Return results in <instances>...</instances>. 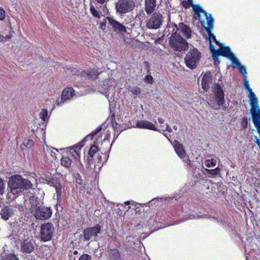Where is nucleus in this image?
Segmentation results:
<instances>
[{
  "label": "nucleus",
  "mask_w": 260,
  "mask_h": 260,
  "mask_svg": "<svg viewBox=\"0 0 260 260\" xmlns=\"http://www.w3.org/2000/svg\"><path fill=\"white\" fill-rule=\"evenodd\" d=\"M188 3L190 4V5L191 6H192V5H193V0H187Z\"/></svg>",
  "instance_id": "49"
},
{
  "label": "nucleus",
  "mask_w": 260,
  "mask_h": 260,
  "mask_svg": "<svg viewBox=\"0 0 260 260\" xmlns=\"http://www.w3.org/2000/svg\"><path fill=\"white\" fill-rule=\"evenodd\" d=\"M83 145V144H81V143H79L78 144L70 147L69 149L70 155L74 157L76 162L80 164H81L80 162V153L81 148Z\"/></svg>",
  "instance_id": "16"
},
{
  "label": "nucleus",
  "mask_w": 260,
  "mask_h": 260,
  "mask_svg": "<svg viewBox=\"0 0 260 260\" xmlns=\"http://www.w3.org/2000/svg\"><path fill=\"white\" fill-rule=\"evenodd\" d=\"M171 47L175 51L181 52L186 50L188 48V43L179 34H173L170 38Z\"/></svg>",
  "instance_id": "6"
},
{
  "label": "nucleus",
  "mask_w": 260,
  "mask_h": 260,
  "mask_svg": "<svg viewBox=\"0 0 260 260\" xmlns=\"http://www.w3.org/2000/svg\"><path fill=\"white\" fill-rule=\"evenodd\" d=\"M108 21V19H107V17L105 18V19H104L103 20H102L100 22V28L103 31H105L106 30V24L107 23Z\"/></svg>",
  "instance_id": "40"
},
{
  "label": "nucleus",
  "mask_w": 260,
  "mask_h": 260,
  "mask_svg": "<svg viewBox=\"0 0 260 260\" xmlns=\"http://www.w3.org/2000/svg\"><path fill=\"white\" fill-rule=\"evenodd\" d=\"M60 161L61 165L66 168H69L72 162V159L68 156H62Z\"/></svg>",
  "instance_id": "29"
},
{
  "label": "nucleus",
  "mask_w": 260,
  "mask_h": 260,
  "mask_svg": "<svg viewBox=\"0 0 260 260\" xmlns=\"http://www.w3.org/2000/svg\"><path fill=\"white\" fill-rule=\"evenodd\" d=\"M108 23L114 31L117 34H124L126 32L125 26L118 21L116 20L113 16L107 17Z\"/></svg>",
  "instance_id": "14"
},
{
  "label": "nucleus",
  "mask_w": 260,
  "mask_h": 260,
  "mask_svg": "<svg viewBox=\"0 0 260 260\" xmlns=\"http://www.w3.org/2000/svg\"><path fill=\"white\" fill-rule=\"evenodd\" d=\"M74 92V89L72 87L64 89L62 91L61 99L57 102V105L61 106L64 102L71 100L73 96Z\"/></svg>",
  "instance_id": "15"
},
{
  "label": "nucleus",
  "mask_w": 260,
  "mask_h": 260,
  "mask_svg": "<svg viewBox=\"0 0 260 260\" xmlns=\"http://www.w3.org/2000/svg\"><path fill=\"white\" fill-rule=\"evenodd\" d=\"M123 244L127 249L133 247V245L135 244L134 237L132 236L127 237L125 241H124Z\"/></svg>",
  "instance_id": "30"
},
{
  "label": "nucleus",
  "mask_w": 260,
  "mask_h": 260,
  "mask_svg": "<svg viewBox=\"0 0 260 260\" xmlns=\"http://www.w3.org/2000/svg\"><path fill=\"white\" fill-rule=\"evenodd\" d=\"M99 149L97 146L93 145L90 147V148L88 152V156L87 157V161L89 164L93 160L95 159V157Z\"/></svg>",
  "instance_id": "25"
},
{
  "label": "nucleus",
  "mask_w": 260,
  "mask_h": 260,
  "mask_svg": "<svg viewBox=\"0 0 260 260\" xmlns=\"http://www.w3.org/2000/svg\"><path fill=\"white\" fill-rule=\"evenodd\" d=\"M109 90H111L112 92H113L114 91V87H113L112 85H111L110 87H109Z\"/></svg>",
  "instance_id": "48"
},
{
  "label": "nucleus",
  "mask_w": 260,
  "mask_h": 260,
  "mask_svg": "<svg viewBox=\"0 0 260 260\" xmlns=\"http://www.w3.org/2000/svg\"><path fill=\"white\" fill-rule=\"evenodd\" d=\"M135 7V3L133 0H118L115 4L116 13L123 16L131 12Z\"/></svg>",
  "instance_id": "7"
},
{
  "label": "nucleus",
  "mask_w": 260,
  "mask_h": 260,
  "mask_svg": "<svg viewBox=\"0 0 260 260\" xmlns=\"http://www.w3.org/2000/svg\"><path fill=\"white\" fill-rule=\"evenodd\" d=\"M191 7L193 12L197 15V18L200 20L202 26L206 30L208 36H209V39H211L212 37L214 40L217 43L215 36L211 32L214 22V19L212 15L203 10L199 5L193 4Z\"/></svg>",
  "instance_id": "4"
},
{
  "label": "nucleus",
  "mask_w": 260,
  "mask_h": 260,
  "mask_svg": "<svg viewBox=\"0 0 260 260\" xmlns=\"http://www.w3.org/2000/svg\"><path fill=\"white\" fill-rule=\"evenodd\" d=\"M241 125L243 127H246L247 125V121L246 119H243L241 122Z\"/></svg>",
  "instance_id": "47"
},
{
  "label": "nucleus",
  "mask_w": 260,
  "mask_h": 260,
  "mask_svg": "<svg viewBox=\"0 0 260 260\" xmlns=\"http://www.w3.org/2000/svg\"><path fill=\"white\" fill-rule=\"evenodd\" d=\"M162 21L161 14L155 12L147 19L146 26L149 29H157L161 26Z\"/></svg>",
  "instance_id": "11"
},
{
  "label": "nucleus",
  "mask_w": 260,
  "mask_h": 260,
  "mask_svg": "<svg viewBox=\"0 0 260 260\" xmlns=\"http://www.w3.org/2000/svg\"><path fill=\"white\" fill-rule=\"evenodd\" d=\"M134 127H138L139 128L148 129L153 131H158L155 125L146 120H139L137 122L136 125L133 126Z\"/></svg>",
  "instance_id": "17"
},
{
  "label": "nucleus",
  "mask_w": 260,
  "mask_h": 260,
  "mask_svg": "<svg viewBox=\"0 0 260 260\" xmlns=\"http://www.w3.org/2000/svg\"><path fill=\"white\" fill-rule=\"evenodd\" d=\"M179 28L181 31L186 38L189 39L191 38V30L189 26L183 23H181L179 25Z\"/></svg>",
  "instance_id": "26"
},
{
  "label": "nucleus",
  "mask_w": 260,
  "mask_h": 260,
  "mask_svg": "<svg viewBox=\"0 0 260 260\" xmlns=\"http://www.w3.org/2000/svg\"><path fill=\"white\" fill-rule=\"evenodd\" d=\"M91 256L87 254H83L79 258V260H91Z\"/></svg>",
  "instance_id": "42"
},
{
  "label": "nucleus",
  "mask_w": 260,
  "mask_h": 260,
  "mask_svg": "<svg viewBox=\"0 0 260 260\" xmlns=\"http://www.w3.org/2000/svg\"><path fill=\"white\" fill-rule=\"evenodd\" d=\"M211 81V77L209 75H205L202 79V86L204 91H207L209 88V83Z\"/></svg>",
  "instance_id": "28"
},
{
  "label": "nucleus",
  "mask_w": 260,
  "mask_h": 260,
  "mask_svg": "<svg viewBox=\"0 0 260 260\" xmlns=\"http://www.w3.org/2000/svg\"><path fill=\"white\" fill-rule=\"evenodd\" d=\"M111 99H112V98H111L110 100H109V101L110 102Z\"/></svg>",
  "instance_id": "55"
},
{
  "label": "nucleus",
  "mask_w": 260,
  "mask_h": 260,
  "mask_svg": "<svg viewBox=\"0 0 260 260\" xmlns=\"http://www.w3.org/2000/svg\"><path fill=\"white\" fill-rule=\"evenodd\" d=\"M40 118L44 122L48 120V111L46 109H43L40 113Z\"/></svg>",
  "instance_id": "38"
},
{
  "label": "nucleus",
  "mask_w": 260,
  "mask_h": 260,
  "mask_svg": "<svg viewBox=\"0 0 260 260\" xmlns=\"http://www.w3.org/2000/svg\"><path fill=\"white\" fill-rule=\"evenodd\" d=\"M96 156H97L96 159H98L97 162L100 164L99 167H101L103 166L102 156L100 155L99 153Z\"/></svg>",
  "instance_id": "45"
},
{
  "label": "nucleus",
  "mask_w": 260,
  "mask_h": 260,
  "mask_svg": "<svg viewBox=\"0 0 260 260\" xmlns=\"http://www.w3.org/2000/svg\"><path fill=\"white\" fill-rule=\"evenodd\" d=\"M108 252L110 260H125L124 256L116 248H109Z\"/></svg>",
  "instance_id": "19"
},
{
  "label": "nucleus",
  "mask_w": 260,
  "mask_h": 260,
  "mask_svg": "<svg viewBox=\"0 0 260 260\" xmlns=\"http://www.w3.org/2000/svg\"><path fill=\"white\" fill-rule=\"evenodd\" d=\"M206 171L208 172L209 174L212 175H217L219 174L220 169L218 167L214 169H206Z\"/></svg>",
  "instance_id": "35"
},
{
  "label": "nucleus",
  "mask_w": 260,
  "mask_h": 260,
  "mask_svg": "<svg viewBox=\"0 0 260 260\" xmlns=\"http://www.w3.org/2000/svg\"><path fill=\"white\" fill-rule=\"evenodd\" d=\"M131 202H132H132L126 201V202H125L124 203V204H125V205H129V204H131Z\"/></svg>",
  "instance_id": "51"
},
{
  "label": "nucleus",
  "mask_w": 260,
  "mask_h": 260,
  "mask_svg": "<svg viewBox=\"0 0 260 260\" xmlns=\"http://www.w3.org/2000/svg\"><path fill=\"white\" fill-rule=\"evenodd\" d=\"M217 55H220L221 56L226 57L228 58L232 61V63L235 61V59H236V58L234 54L231 52L230 48L229 47H225L221 48L217 50Z\"/></svg>",
  "instance_id": "18"
},
{
  "label": "nucleus",
  "mask_w": 260,
  "mask_h": 260,
  "mask_svg": "<svg viewBox=\"0 0 260 260\" xmlns=\"http://www.w3.org/2000/svg\"><path fill=\"white\" fill-rule=\"evenodd\" d=\"M0 214L5 220H8L14 214V209L11 207H5L1 209Z\"/></svg>",
  "instance_id": "21"
},
{
  "label": "nucleus",
  "mask_w": 260,
  "mask_h": 260,
  "mask_svg": "<svg viewBox=\"0 0 260 260\" xmlns=\"http://www.w3.org/2000/svg\"><path fill=\"white\" fill-rule=\"evenodd\" d=\"M25 204H28V208L30 213L38 220H46L49 218L52 211L50 207L42 206L43 203L39 199L31 196L28 199H25Z\"/></svg>",
  "instance_id": "1"
},
{
  "label": "nucleus",
  "mask_w": 260,
  "mask_h": 260,
  "mask_svg": "<svg viewBox=\"0 0 260 260\" xmlns=\"http://www.w3.org/2000/svg\"><path fill=\"white\" fill-rule=\"evenodd\" d=\"M5 18V11L0 8V20H3Z\"/></svg>",
  "instance_id": "46"
},
{
  "label": "nucleus",
  "mask_w": 260,
  "mask_h": 260,
  "mask_svg": "<svg viewBox=\"0 0 260 260\" xmlns=\"http://www.w3.org/2000/svg\"><path fill=\"white\" fill-rule=\"evenodd\" d=\"M1 260H19L16 255L12 253H9L4 256Z\"/></svg>",
  "instance_id": "37"
},
{
  "label": "nucleus",
  "mask_w": 260,
  "mask_h": 260,
  "mask_svg": "<svg viewBox=\"0 0 260 260\" xmlns=\"http://www.w3.org/2000/svg\"><path fill=\"white\" fill-rule=\"evenodd\" d=\"M90 11L92 15L96 18H100L104 15L107 12H103V11L100 9V6H96V8L93 6L91 5L90 7Z\"/></svg>",
  "instance_id": "24"
},
{
  "label": "nucleus",
  "mask_w": 260,
  "mask_h": 260,
  "mask_svg": "<svg viewBox=\"0 0 260 260\" xmlns=\"http://www.w3.org/2000/svg\"><path fill=\"white\" fill-rule=\"evenodd\" d=\"M101 226L98 224L93 227L86 229L83 232L84 239L96 240L98 235L101 233Z\"/></svg>",
  "instance_id": "12"
},
{
  "label": "nucleus",
  "mask_w": 260,
  "mask_h": 260,
  "mask_svg": "<svg viewBox=\"0 0 260 260\" xmlns=\"http://www.w3.org/2000/svg\"><path fill=\"white\" fill-rule=\"evenodd\" d=\"M174 148L178 156L181 159H183L185 163L187 165L189 166L190 168H192L193 169V166L192 164H191L190 160L186 155L182 144L180 143L179 142H176L174 145Z\"/></svg>",
  "instance_id": "13"
},
{
  "label": "nucleus",
  "mask_w": 260,
  "mask_h": 260,
  "mask_svg": "<svg viewBox=\"0 0 260 260\" xmlns=\"http://www.w3.org/2000/svg\"><path fill=\"white\" fill-rule=\"evenodd\" d=\"M145 11L147 14L152 13L156 7V0H145Z\"/></svg>",
  "instance_id": "23"
},
{
  "label": "nucleus",
  "mask_w": 260,
  "mask_h": 260,
  "mask_svg": "<svg viewBox=\"0 0 260 260\" xmlns=\"http://www.w3.org/2000/svg\"><path fill=\"white\" fill-rule=\"evenodd\" d=\"M79 72L82 77L86 76L89 79H95L99 75V73L96 69H88L86 71Z\"/></svg>",
  "instance_id": "22"
},
{
  "label": "nucleus",
  "mask_w": 260,
  "mask_h": 260,
  "mask_svg": "<svg viewBox=\"0 0 260 260\" xmlns=\"http://www.w3.org/2000/svg\"><path fill=\"white\" fill-rule=\"evenodd\" d=\"M153 78L150 75L146 76L145 78V81L146 82H147L148 83L151 84L153 82Z\"/></svg>",
  "instance_id": "44"
},
{
  "label": "nucleus",
  "mask_w": 260,
  "mask_h": 260,
  "mask_svg": "<svg viewBox=\"0 0 260 260\" xmlns=\"http://www.w3.org/2000/svg\"><path fill=\"white\" fill-rule=\"evenodd\" d=\"M129 91L131 92L134 95H138L141 92V89L140 87L137 86H129L128 88Z\"/></svg>",
  "instance_id": "33"
},
{
  "label": "nucleus",
  "mask_w": 260,
  "mask_h": 260,
  "mask_svg": "<svg viewBox=\"0 0 260 260\" xmlns=\"http://www.w3.org/2000/svg\"><path fill=\"white\" fill-rule=\"evenodd\" d=\"M55 151H57V150L54 148H48L47 149L46 151V154L49 153L52 157V158H56V152Z\"/></svg>",
  "instance_id": "39"
},
{
  "label": "nucleus",
  "mask_w": 260,
  "mask_h": 260,
  "mask_svg": "<svg viewBox=\"0 0 260 260\" xmlns=\"http://www.w3.org/2000/svg\"><path fill=\"white\" fill-rule=\"evenodd\" d=\"M8 187L10 192L8 196L11 198V194L13 195L14 198L18 196L24 189H28L32 187V183L27 179L22 178L20 175H15L12 176L8 182Z\"/></svg>",
  "instance_id": "2"
},
{
  "label": "nucleus",
  "mask_w": 260,
  "mask_h": 260,
  "mask_svg": "<svg viewBox=\"0 0 260 260\" xmlns=\"http://www.w3.org/2000/svg\"><path fill=\"white\" fill-rule=\"evenodd\" d=\"M188 219H192V217H189V218H188Z\"/></svg>",
  "instance_id": "54"
},
{
  "label": "nucleus",
  "mask_w": 260,
  "mask_h": 260,
  "mask_svg": "<svg viewBox=\"0 0 260 260\" xmlns=\"http://www.w3.org/2000/svg\"><path fill=\"white\" fill-rule=\"evenodd\" d=\"M77 253H78V252H77V251H75L74 252V253L75 254H77Z\"/></svg>",
  "instance_id": "53"
},
{
  "label": "nucleus",
  "mask_w": 260,
  "mask_h": 260,
  "mask_svg": "<svg viewBox=\"0 0 260 260\" xmlns=\"http://www.w3.org/2000/svg\"><path fill=\"white\" fill-rule=\"evenodd\" d=\"M217 163L216 158H210L205 160L204 165L207 168L214 167Z\"/></svg>",
  "instance_id": "31"
},
{
  "label": "nucleus",
  "mask_w": 260,
  "mask_h": 260,
  "mask_svg": "<svg viewBox=\"0 0 260 260\" xmlns=\"http://www.w3.org/2000/svg\"><path fill=\"white\" fill-rule=\"evenodd\" d=\"M97 2L98 6L100 7V9H101L103 12H107L108 9L106 7V0H95Z\"/></svg>",
  "instance_id": "34"
},
{
  "label": "nucleus",
  "mask_w": 260,
  "mask_h": 260,
  "mask_svg": "<svg viewBox=\"0 0 260 260\" xmlns=\"http://www.w3.org/2000/svg\"><path fill=\"white\" fill-rule=\"evenodd\" d=\"M201 56V53L197 49H190L184 59L186 66L191 69L196 68L200 60Z\"/></svg>",
  "instance_id": "8"
},
{
  "label": "nucleus",
  "mask_w": 260,
  "mask_h": 260,
  "mask_svg": "<svg viewBox=\"0 0 260 260\" xmlns=\"http://www.w3.org/2000/svg\"><path fill=\"white\" fill-rule=\"evenodd\" d=\"M232 66L234 68H238L240 72L245 76H247V72L246 69V67L241 65L239 60L238 58L235 59V61L232 63Z\"/></svg>",
  "instance_id": "27"
},
{
  "label": "nucleus",
  "mask_w": 260,
  "mask_h": 260,
  "mask_svg": "<svg viewBox=\"0 0 260 260\" xmlns=\"http://www.w3.org/2000/svg\"><path fill=\"white\" fill-rule=\"evenodd\" d=\"M106 96L107 98L108 99H109V96H110V93H107V92H106Z\"/></svg>",
  "instance_id": "50"
},
{
  "label": "nucleus",
  "mask_w": 260,
  "mask_h": 260,
  "mask_svg": "<svg viewBox=\"0 0 260 260\" xmlns=\"http://www.w3.org/2000/svg\"><path fill=\"white\" fill-rule=\"evenodd\" d=\"M15 233L14 238L18 241L20 251L26 254L31 253L35 249V242L29 237L28 231L27 229L20 228Z\"/></svg>",
  "instance_id": "3"
},
{
  "label": "nucleus",
  "mask_w": 260,
  "mask_h": 260,
  "mask_svg": "<svg viewBox=\"0 0 260 260\" xmlns=\"http://www.w3.org/2000/svg\"><path fill=\"white\" fill-rule=\"evenodd\" d=\"M207 39L209 41V42L210 43L209 47H210V51L212 53L213 59L214 61L215 64H217V63L219 64L220 63V61L218 60V56L219 55H217V51L215 50L214 46L212 45V44H211L212 40L214 41L215 42V43L216 44L218 45L220 47H221L220 44L219 43V42L217 40H216V41L217 42V43H216L215 42V41L214 40V39H213V38L212 37H211V39H209V36H208Z\"/></svg>",
  "instance_id": "20"
},
{
  "label": "nucleus",
  "mask_w": 260,
  "mask_h": 260,
  "mask_svg": "<svg viewBox=\"0 0 260 260\" xmlns=\"http://www.w3.org/2000/svg\"><path fill=\"white\" fill-rule=\"evenodd\" d=\"M171 199L173 200V198H171L170 197L169 198V199H168V198H166V199H164V198H160V199H159V198H155V199L152 200L151 201H150L148 203V204L152 205L153 204H155L156 201H160L161 202H162L164 201L166 202L167 200H171Z\"/></svg>",
  "instance_id": "41"
},
{
  "label": "nucleus",
  "mask_w": 260,
  "mask_h": 260,
  "mask_svg": "<svg viewBox=\"0 0 260 260\" xmlns=\"http://www.w3.org/2000/svg\"><path fill=\"white\" fill-rule=\"evenodd\" d=\"M5 188V183L3 180L0 179V194H2L4 193Z\"/></svg>",
  "instance_id": "43"
},
{
  "label": "nucleus",
  "mask_w": 260,
  "mask_h": 260,
  "mask_svg": "<svg viewBox=\"0 0 260 260\" xmlns=\"http://www.w3.org/2000/svg\"><path fill=\"white\" fill-rule=\"evenodd\" d=\"M173 128L176 131L177 129V126L175 125L173 126Z\"/></svg>",
  "instance_id": "52"
},
{
  "label": "nucleus",
  "mask_w": 260,
  "mask_h": 260,
  "mask_svg": "<svg viewBox=\"0 0 260 260\" xmlns=\"http://www.w3.org/2000/svg\"><path fill=\"white\" fill-rule=\"evenodd\" d=\"M42 179H44L43 183H47L50 186L55 188L56 194H54L53 199L57 200L58 202H60L61 201L62 186L59 180L55 178H51L49 176H45V178Z\"/></svg>",
  "instance_id": "9"
},
{
  "label": "nucleus",
  "mask_w": 260,
  "mask_h": 260,
  "mask_svg": "<svg viewBox=\"0 0 260 260\" xmlns=\"http://www.w3.org/2000/svg\"><path fill=\"white\" fill-rule=\"evenodd\" d=\"M158 121L160 124H164L165 122V120L163 119V118L161 117H158ZM161 127H162V130L163 131H167L170 133L172 132L171 128L169 126L168 124H165V125H161Z\"/></svg>",
  "instance_id": "32"
},
{
  "label": "nucleus",
  "mask_w": 260,
  "mask_h": 260,
  "mask_svg": "<svg viewBox=\"0 0 260 260\" xmlns=\"http://www.w3.org/2000/svg\"><path fill=\"white\" fill-rule=\"evenodd\" d=\"M102 129V127L101 126H99L96 128L95 130L93 131L89 135H88L86 136V138H85L84 140H87L88 138H90L92 139L93 137L95 136H96Z\"/></svg>",
  "instance_id": "36"
},
{
  "label": "nucleus",
  "mask_w": 260,
  "mask_h": 260,
  "mask_svg": "<svg viewBox=\"0 0 260 260\" xmlns=\"http://www.w3.org/2000/svg\"><path fill=\"white\" fill-rule=\"evenodd\" d=\"M214 101L210 100L208 104L215 110H219L220 108L225 109V100L224 93L222 87L218 83H215L212 87Z\"/></svg>",
  "instance_id": "5"
},
{
  "label": "nucleus",
  "mask_w": 260,
  "mask_h": 260,
  "mask_svg": "<svg viewBox=\"0 0 260 260\" xmlns=\"http://www.w3.org/2000/svg\"><path fill=\"white\" fill-rule=\"evenodd\" d=\"M55 229L51 223L43 224L41 227L40 238L45 242L50 240L52 237Z\"/></svg>",
  "instance_id": "10"
}]
</instances>
